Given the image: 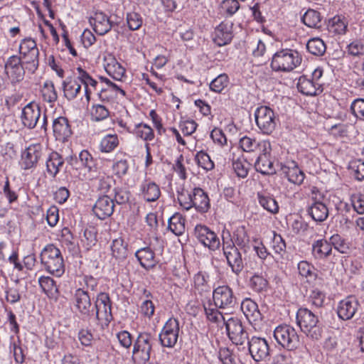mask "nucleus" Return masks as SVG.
Listing matches in <instances>:
<instances>
[{
	"label": "nucleus",
	"mask_w": 364,
	"mask_h": 364,
	"mask_svg": "<svg viewBox=\"0 0 364 364\" xmlns=\"http://www.w3.org/2000/svg\"><path fill=\"white\" fill-rule=\"evenodd\" d=\"M229 85V77L227 74L219 75L210 83V89L216 93H221Z\"/></svg>",
	"instance_id": "52"
},
{
	"label": "nucleus",
	"mask_w": 364,
	"mask_h": 364,
	"mask_svg": "<svg viewBox=\"0 0 364 364\" xmlns=\"http://www.w3.org/2000/svg\"><path fill=\"white\" fill-rule=\"evenodd\" d=\"M6 300L13 304L21 300V296L19 292V286L18 282L15 284L8 286L5 290Z\"/></svg>",
	"instance_id": "57"
},
{
	"label": "nucleus",
	"mask_w": 364,
	"mask_h": 364,
	"mask_svg": "<svg viewBox=\"0 0 364 364\" xmlns=\"http://www.w3.org/2000/svg\"><path fill=\"white\" fill-rule=\"evenodd\" d=\"M127 247V242L122 237L113 240L111 245L112 257L119 261H123L128 256Z\"/></svg>",
	"instance_id": "36"
},
{
	"label": "nucleus",
	"mask_w": 364,
	"mask_h": 364,
	"mask_svg": "<svg viewBox=\"0 0 364 364\" xmlns=\"http://www.w3.org/2000/svg\"><path fill=\"white\" fill-rule=\"evenodd\" d=\"M63 164L64 159L62 156L56 151H53L46 160L47 172L52 177H55Z\"/></svg>",
	"instance_id": "35"
},
{
	"label": "nucleus",
	"mask_w": 364,
	"mask_h": 364,
	"mask_svg": "<svg viewBox=\"0 0 364 364\" xmlns=\"http://www.w3.org/2000/svg\"><path fill=\"white\" fill-rule=\"evenodd\" d=\"M105 69L107 74L116 80H122L125 75V68L112 56L105 58Z\"/></svg>",
	"instance_id": "30"
},
{
	"label": "nucleus",
	"mask_w": 364,
	"mask_h": 364,
	"mask_svg": "<svg viewBox=\"0 0 364 364\" xmlns=\"http://www.w3.org/2000/svg\"><path fill=\"white\" fill-rule=\"evenodd\" d=\"M38 283L43 291L47 295L53 294V291L58 289L55 282L50 277H41Z\"/></svg>",
	"instance_id": "59"
},
{
	"label": "nucleus",
	"mask_w": 364,
	"mask_h": 364,
	"mask_svg": "<svg viewBox=\"0 0 364 364\" xmlns=\"http://www.w3.org/2000/svg\"><path fill=\"white\" fill-rule=\"evenodd\" d=\"M91 178H99L98 190L103 193H107L115 183L112 176L107 175L105 173L99 172L98 176L91 175Z\"/></svg>",
	"instance_id": "45"
},
{
	"label": "nucleus",
	"mask_w": 364,
	"mask_h": 364,
	"mask_svg": "<svg viewBox=\"0 0 364 364\" xmlns=\"http://www.w3.org/2000/svg\"><path fill=\"white\" fill-rule=\"evenodd\" d=\"M38 51L32 50L30 53H26V55H21V61L26 64V68L33 73L38 67Z\"/></svg>",
	"instance_id": "50"
},
{
	"label": "nucleus",
	"mask_w": 364,
	"mask_h": 364,
	"mask_svg": "<svg viewBox=\"0 0 364 364\" xmlns=\"http://www.w3.org/2000/svg\"><path fill=\"white\" fill-rule=\"evenodd\" d=\"M196 160L198 166L203 168L205 171H210L214 168V163L210 159L209 155L203 151L198 152L196 155Z\"/></svg>",
	"instance_id": "58"
},
{
	"label": "nucleus",
	"mask_w": 364,
	"mask_h": 364,
	"mask_svg": "<svg viewBox=\"0 0 364 364\" xmlns=\"http://www.w3.org/2000/svg\"><path fill=\"white\" fill-rule=\"evenodd\" d=\"M185 219L180 213H175L168 220V228L176 235H181L185 230Z\"/></svg>",
	"instance_id": "44"
},
{
	"label": "nucleus",
	"mask_w": 364,
	"mask_h": 364,
	"mask_svg": "<svg viewBox=\"0 0 364 364\" xmlns=\"http://www.w3.org/2000/svg\"><path fill=\"white\" fill-rule=\"evenodd\" d=\"M204 311L206 316V318L208 321L213 323H220V321H223L224 324L227 321L224 315L219 311L218 308H211L204 306Z\"/></svg>",
	"instance_id": "60"
},
{
	"label": "nucleus",
	"mask_w": 364,
	"mask_h": 364,
	"mask_svg": "<svg viewBox=\"0 0 364 364\" xmlns=\"http://www.w3.org/2000/svg\"><path fill=\"white\" fill-rule=\"evenodd\" d=\"M360 306L358 300L354 296H348L338 304L336 312L338 317L343 321L353 318Z\"/></svg>",
	"instance_id": "18"
},
{
	"label": "nucleus",
	"mask_w": 364,
	"mask_h": 364,
	"mask_svg": "<svg viewBox=\"0 0 364 364\" xmlns=\"http://www.w3.org/2000/svg\"><path fill=\"white\" fill-rule=\"evenodd\" d=\"M338 216L340 219V225L342 228H350L353 225V217L350 218V215L352 212L351 205L347 203H341L338 208Z\"/></svg>",
	"instance_id": "40"
},
{
	"label": "nucleus",
	"mask_w": 364,
	"mask_h": 364,
	"mask_svg": "<svg viewBox=\"0 0 364 364\" xmlns=\"http://www.w3.org/2000/svg\"><path fill=\"white\" fill-rule=\"evenodd\" d=\"M232 168L238 177L244 178L247 176L249 164L243 157H238L233 159Z\"/></svg>",
	"instance_id": "54"
},
{
	"label": "nucleus",
	"mask_w": 364,
	"mask_h": 364,
	"mask_svg": "<svg viewBox=\"0 0 364 364\" xmlns=\"http://www.w3.org/2000/svg\"><path fill=\"white\" fill-rule=\"evenodd\" d=\"M332 252L330 241L318 240L312 245V254L317 259H324L331 255Z\"/></svg>",
	"instance_id": "34"
},
{
	"label": "nucleus",
	"mask_w": 364,
	"mask_h": 364,
	"mask_svg": "<svg viewBox=\"0 0 364 364\" xmlns=\"http://www.w3.org/2000/svg\"><path fill=\"white\" fill-rule=\"evenodd\" d=\"M299 274L307 279V281L316 279L317 277L318 270L310 262L302 260L297 264Z\"/></svg>",
	"instance_id": "41"
},
{
	"label": "nucleus",
	"mask_w": 364,
	"mask_h": 364,
	"mask_svg": "<svg viewBox=\"0 0 364 364\" xmlns=\"http://www.w3.org/2000/svg\"><path fill=\"white\" fill-rule=\"evenodd\" d=\"M194 235L198 241L210 250H216L220 247V239L217 235L207 226L197 225L194 229Z\"/></svg>",
	"instance_id": "17"
},
{
	"label": "nucleus",
	"mask_w": 364,
	"mask_h": 364,
	"mask_svg": "<svg viewBox=\"0 0 364 364\" xmlns=\"http://www.w3.org/2000/svg\"><path fill=\"white\" fill-rule=\"evenodd\" d=\"M324 199V196L314 187L311 191V203L307 208V213L317 223L325 221L329 215L328 208Z\"/></svg>",
	"instance_id": "7"
},
{
	"label": "nucleus",
	"mask_w": 364,
	"mask_h": 364,
	"mask_svg": "<svg viewBox=\"0 0 364 364\" xmlns=\"http://www.w3.org/2000/svg\"><path fill=\"white\" fill-rule=\"evenodd\" d=\"M285 174L289 182L296 185L301 184L305 177L304 172L296 165L287 167Z\"/></svg>",
	"instance_id": "48"
},
{
	"label": "nucleus",
	"mask_w": 364,
	"mask_h": 364,
	"mask_svg": "<svg viewBox=\"0 0 364 364\" xmlns=\"http://www.w3.org/2000/svg\"><path fill=\"white\" fill-rule=\"evenodd\" d=\"M109 116V110L105 105L94 104L90 108V117L92 121H103L107 119Z\"/></svg>",
	"instance_id": "43"
},
{
	"label": "nucleus",
	"mask_w": 364,
	"mask_h": 364,
	"mask_svg": "<svg viewBox=\"0 0 364 364\" xmlns=\"http://www.w3.org/2000/svg\"><path fill=\"white\" fill-rule=\"evenodd\" d=\"M248 351L257 362L266 360L269 357V347L262 338L253 336L247 341Z\"/></svg>",
	"instance_id": "16"
},
{
	"label": "nucleus",
	"mask_w": 364,
	"mask_h": 364,
	"mask_svg": "<svg viewBox=\"0 0 364 364\" xmlns=\"http://www.w3.org/2000/svg\"><path fill=\"white\" fill-rule=\"evenodd\" d=\"M74 306L79 316L84 321L94 318L95 306L91 302L90 296L84 288H78L74 294Z\"/></svg>",
	"instance_id": "9"
},
{
	"label": "nucleus",
	"mask_w": 364,
	"mask_h": 364,
	"mask_svg": "<svg viewBox=\"0 0 364 364\" xmlns=\"http://www.w3.org/2000/svg\"><path fill=\"white\" fill-rule=\"evenodd\" d=\"M301 21L309 28L318 27L321 23L320 13L314 9H308L303 15Z\"/></svg>",
	"instance_id": "49"
},
{
	"label": "nucleus",
	"mask_w": 364,
	"mask_h": 364,
	"mask_svg": "<svg viewBox=\"0 0 364 364\" xmlns=\"http://www.w3.org/2000/svg\"><path fill=\"white\" fill-rule=\"evenodd\" d=\"M119 144L117 134H107L100 141L99 149L102 153H110L113 151Z\"/></svg>",
	"instance_id": "39"
},
{
	"label": "nucleus",
	"mask_w": 364,
	"mask_h": 364,
	"mask_svg": "<svg viewBox=\"0 0 364 364\" xmlns=\"http://www.w3.org/2000/svg\"><path fill=\"white\" fill-rule=\"evenodd\" d=\"M350 112L357 119L364 121V99L354 100L350 105Z\"/></svg>",
	"instance_id": "63"
},
{
	"label": "nucleus",
	"mask_w": 364,
	"mask_h": 364,
	"mask_svg": "<svg viewBox=\"0 0 364 364\" xmlns=\"http://www.w3.org/2000/svg\"><path fill=\"white\" fill-rule=\"evenodd\" d=\"M89 21L93 30L100 36L107 33L114 26V23L102 11L96 12Z\"/></svg>",
	"instance_id": "26"
},
{
	"label": "nucleus",
	"mask_w": 364,
	"mask_h": 364,
	"mask_svg": "<svg viewBox=\"0 0 364 364\" xmlns=\"http://www.w3.org/2000/svg\"><path fill=\"white\" fill-rule=\"evenodd\" d=\"M179 331L178 320L175 318H170L166 322L159 335L161 345L166 348H173L178 341Z\"/></svg>",
	"instance_id": "13"
},
{
	"label": "nucleus",
	"mask_w": 364,
	"mask_h": 364,
	"mask_svg": "<svg viewBox=\"0 0 364 364\" xmlns=\"http://www.w3.org/2000/svg\"><path fill=\"white\" fill-rule=\"evenodd\" d=\"M297 88L302 94L311 96L317 95L319 90L318 84L304 75L299 78Z\"/></svg>",
	"instance_id": "37"
},
{
	"label": "nucleus",
	"mask_w": 364,
	"mask_h": 364,
	"mask_svg": "<svg viewBox=\"0 0 364 364\" xmlns=\"http://www.w3.org/2000/svg\"><path fill=\"white\" fill-rule=\"evenodd\" d=\"M306 48L310 53L316 56H321L325 53L326 46L322 39L314 38L308 41Z\"/></svg>",
	"instance_id": "46"
},
{
	"label": "nucleus",
	"mask_w": 364,
	"mask_h": 364,
	"mask_svg": "<svg viewBox=\"0 0 364 364\" xmlns=\"http://www.w3.org/2000/svg\"><path fill=\"white\" fill-rule=\"evenodd\" d=\"M331 247L342 254H348L350 251V243L338 234H334L330 237Z\"/></svg>",
	"instance_id": "47"
},
{
	"label": "nucleus",
	"mask_w": 364,
	"mask_h": 364,
	"mask_svg": "<svg viewBox=\"0 0 364 364\" xmlns=\"http://www.w3.org/2000/svg\"><path fill=\"white\" fill-rule=\"evenodd\" d=\"M74 75L77 77L80 84L84 85L85 96L87 102L90 100L92 91L97 90L98 82L93 79L92 77L81 67L77 68L74 71Z\"/></svg>",
	"instance_id": "27"
},
{
	"label": "nucleus",
	"mask_w": 364,
	"mask_h": 364,
	"mask_svg": "<svg viewBox=\"0 0 364 364\" xmlns=\"http://www.w3.org/2000/svg\"><path fill=\"white\" fill-rule=\"evenodd\" d=\"M257 127L264 134H272L276 128L278 119L274 112L267 106H260L255 112Z\"/></svg>",
	"instance_id": "8"
},
{
	"label": "nucleus",
	"mask_w": 364,
	"mask_h": 364,
	"mask_svg": "<svg viewBox=\"0 0 364 364\" xmlns=\"http://www.w3.org/2000/svg\"><path fill=\"white\" fill-rule=\"evenodd\" d=\"M241 310L250 323H257L262 320L257 304L250 298H245L241 303Z\"/></svg>",
	"instance_id": "28"
},
{
	"label": "nucleus",
	"mask_w": 364,
	"mask_h": 364,
	"mask_svg": "<svg viewBox=\"0 0 364 364\" xmlns=\"http://www.w3.org/2000/svg\"><path fill=\"white\" fill-rule=\"evenodd\" d=\"M43 147L40 144H34L26 148L21 154V166L27 170L35 167L42 156Z\"/></svg>",
	"instance_id": "19"
},
{
	"label": "nucleus",
	"mask_w": 364,
	"mask_h": 364,
	"mask_svg": "<svg viewBox=\"0 0 364 364\" xmlns=\"http://www.w3.org/2000/svg\"><path fill=\"white\" fill-rule=\"evenodd\" d=\"M259 154L255 163V167L257 172L264 175H270L276 173L273 161L271 159V146L269 143V148L265 151H259Z\"/></svg>",
	"instance_id": "20"
},
{
	"label": "nucleus",
	"mask_w": 364,
	"mask_h": 364,
	"mask_svg": "<svg viewBox=\"0 0 364 364\" xmlns=\"http://www.w3.org/2000/svg\"><path fill=\"white\" fill-rule=\"evenodd\" d=\"M177 198L180 205L186 210L195 208L198 213H205L210 208L209 197L200 188H195L191 191L183 189L178 192Z\"/></svg>",
	"instance_id": "1"
},
{
	"label": "nucleus",
	"mask_w": 364,
	"mask_h": 364,
	"mask_svg": "<svg viewBox=\"0 0 364 364\" xmlns=\"http://www.w3.org/2000/svg\"><path fill=\"white\" fill-rule=\"evenodd\" d=\"M296 323L301 331L314 340L321 338L322 328L319 324L318 316L306 308H300L296 313Z\"/></svg>",
	"instance_id": "3"
},
{
	"label": "nucleus",
	"mask_w": 364,
	"mask_h": 364,
	"mask_svg": "<svg viewBox=\"0 0 364 364\" xmlns=\"http://www.w3.org/2000/svg\"><path fill=\"white\" fill-rule=\"evenodd\" d=\"M53 132L56 140L65 142L70 137L73 132L68 119L59 117L53 121Z\"/></svg>",
	"instance_id": "25"
},
{
	"label": "nucleus",
	"mask_w": 364,
	"mask_h": 364,
	"mask_svg": "<svg viewBox=\"0 0 364 364\" xmlns=\"http://www.w3.org/2000/svg\"><path fill=\"white\" fill-rule=\"evenodd\" d=\"M350 200L353 211L360 215L364 214V194L361 193H353L350 196Z\"/></svg>",
	"instance_id": "62"
},
{
	"label": "nucleus",
	"mask_w": 364,
	"mask_h": 364,
	"mask_svg": "<svg viewBox=\"0 0 364 364\" xmlns=\"http://www.w3.org/2000/svg\"><path fill=\"white\" fill-rule=\"evenodd\" d=\"M218 358L222 364H237L233 351L228 348H220Z\"/></svg>",
	"instance_id": "61"
},
{
	"label": "nucleus",
	"mask_w": 364,
	"mask_h": 364,
	"mask_svg": "<svg viewBox=\"0 0 364 364\" xmlns=\"http://www.w3.org/2000/svg\"><path fill=\"white\" fill-rule=\"evenodd\" d=\"M134 134L136 137L145 141H152L154 139V132L152 128L146 124L139 123L136 125Z\"/></svg>",
	"instance_id": "51"
},
{
	"label": "nucleus",
	"mask_w": 364,
	"mask_h": 364,
	"mask_svg": "<svg viewBox=\"0 0 364 364\" xmlns=\"http://www.w3.org/2000/svg\"><path fill=\"white\" fill-rule=\"evenodd\" d=\"M228 338L235 346H243L247 343L249 334L242 321L237 317H230L225 321Z\"/></svg>",
	"instance_id": "11"
},
{
	"label": "nucleus",
	"mask_w": 364,
	"mask_h": 364,
	"mask_svg": "<svg viewBox=\"0 0 364 364\" xmlns=\"http://www.w3.org/2000/svg\"><path fill=\"white\" fill-rule=\"evenodd\" d=\"M257 198L259 204L267 211L272 214H277L279 212V206L274 198L270 193L266 192H258Z\"/></svg>",
	"instance_id": "32"
},
{
	"label": "nucleus",
	"mask_w": 364,
	"mask_h": 364,
	"mask_svg": "<svg viewBox=\"0 0 364 364\" xmlns=\"http://www.w3.org/2000/svg\"><path fill=\"white\" fill-rule=\"evenodd\" d=\"M301 61L302 57L296 50L282 48L272 55L271 68L277 72H290L299 66Z\"/></svg>",
	"instance_id": "2"
},
{
	"label": "nucleus",
	"mask_w": 364,
	"mask_h": 364,
	"mask_svg": "<svg viewBox=\"0 0 364 364\" xmlns=\"http://www.w3.org/2000/svg\"><path fill=\"white\" fill-rule=\"evenodd\" d=\"M63 90L65 97L73 100L81 92V84L73 74V77H68L63 82Z\"/></svg>",
	"instance_id": "29"
},
{
	"label": "nucleus",
	"mask_w": 364,
	"mask_h": 364,
	"mask_svg": "<svg viewBox=\"0 0 364 364\" xmlns=\"http://www.w3.org/2000/svg\"><path fill=\"white\" fill-rule=\"evenodd\" d=\"M135 256L140 263V265L146 269L154 267L157 264L154 252L150 247H143L135 252Z\"/></svg>",
	"instance_id": "31"
},
{
	"label": "nucleus",
	"mask_w": 364,
	"mask_h": 364,
	"mask_svg": "<svg viewBox=\"0 0 364 364\" xmlns=\"http://www.w3.org/2000/svg\"><path fill=\"white\" fill-rule=\"evenodd\" d=\"M272 248L275 254L283 255L286 252V242L283 237L274 232V236L272 240Z\"/></svg>",
	"instance_id": "64"
},
{
	"label": "nucleus",
	"mask_w": 364,
	"mask_h": 364,
	"mask_svg": "<svg viewBox=\"0 0 364 364\" xmlns=\"http://www.w3.org/2000/svg\"><path fill=\"white\" fill-rule=\"evenodd\" d=\"M156 341L154 336L148 332L139 333L134 342L132 360L134 364H146L150 359L152 347Z\"/></svg>",
	"instance_id": "5"
},
{
	"label": "nucleus",
	"mask_w": 364,
	"mask_h": 364,
	"mask_svg": "<svg viewBox=\"0 0 364 364\" xmlns=\"http://www.w3.org/2000/svg\"><path fill=\"white\" fill-rule=\"evenodd\" d=\"M41 114L39 106L34 102H30L22 109L21 122L28 129H33L40 119Z\"/></svg>",
	"instance_id": "22"
},
{
	"label": "nucleus",
	"mask_w": 364,
	"mask_h": 364,
	"mask_svg": "<svg viewBox=\"0 0 364 364\" xmlns=\"http://www.w3.org/2000/svg\"><path fill=\"white\" fill-rule=\"evenodd\" d=\"M41 94L44 101L49 103L54 102L58 99V94L55 89L54 84L51 81L44 82L41 89Z\"/></svg>",
	"instance_id": "53"
},
{
	"label": "nucleus",
	"mask_w": 364,
	"mask_h": 364,
	"mask_svg": "<svg viewBox=\"0 0 364 364\" xmlns=\"http://www.w3.org/2000/svg\"><path fill=\"white\" fill-rule=\"evenodd\" d=\"M79 160L82 166L87 168L90 176L98 172L96 159L87 150L84 149L80 152Z\"/></svg>",
	"instance_id": "38"
},
{
	"label": "nucleus",
	"mask_w": 364,
	"mask_h": 364,
	"mask_svg": "<svg viewBox=\"0 0 364 364\" xmlns=\"http://www.w3.org/2000/svg\"><path fill=\"white\" fill-rule=\"evenodd\" d=\"M41 262L44 269L51 274L60 277L65 272V265L60 250L53 245L46 246L41 253Z\"/></svg>",
	"instance_id": "4"
},
{
	"label": "nucleus",
	"mask_w": 364,
	"mask_h": 364,
	"mask_svg": "<svg viewBox=\"0 0 364 364\" xmlns=\"http://www.w3.org/2000/svg\"><path fill=\"white\" fill-rule=\"evenodd\" d=\"M195 289L200 294L208 293L211 287L208 283V275L205 273L199 272L193 277Z\"/></svg>",
	"instance_id": "42"
},
{
	"label": "nucleus",
	"mask_w": 364,
	"mask_h": 364,
	"mask_svg": "<svg viewBox=\"0 0 364 364\" xmlns=\"http://www.w3.org/2000/svg\"><path fill=\"white\" fill-rule=\"evenodd\" d=\"M139 192L142 198L148 202H155L161 196L159 186L150 178H145L139 186Z\"/></svg>",
	"instance_id": "24"
},
{
	"label": "nucleus",
	"mask_w": 364,
	"mask_h": 364,
	"mask_svg": "<svg viewBox=\"0 0 364 364\" xmlns=\"http://www.w3.org/2000/svg\"><path fill=\"white\" fill-rule=\"evenodd\" d=\"M114 210V200L107 195L100 197L92 208L94 214L100 220L110 217L113 214Z\"/></svg>",
	"instance_id": "21"
},
{
	"label": "nucleus",
	"mask_w": 364,
	"mask_h": 364,
	"mask_svg": "<svg viewBox=\"0 0 364 364\" xmlns=\"http://www.w3.org/2000/svg\"><path fill=\"white\" fill-rule=\"evenodd\" d=\"M232 38V23L228 22L220 23L213 34V41L218 46L229 44Z\"/></svg>",
	"instance_id": "23"
},
{
	"label": "nucleus",
	"mask_w": 364,
	"mask_h": 364,
	"mask_svg": "<svg viewBox=\"0 0 364 364\" xmlns=\"http://www.w3.org/2000/svg\"><path fill=\"white\" fill-rule=\"evenodd\" d=\"M127 23L131 31L139 30L143 23V18L141 14L132 11L127 14Z\"/></svg>",
	"instance_id": "56"
},
{
	"label": "nucleus",
	"mask_w": 364,
	"mask_h": 364,
	"mask_svg": "<svg viewBox=\"0 0 364 364\" xmlns=\"http://www.w3.org/2000/svg\"><path fill=\"white\" fill-rule=\"evenodd\" d=\"M94 306V317L101 323L102 325L108 326L113 319L112 314V303L108 294L100 292L97 296Z\"/></svg>",
	"instance_id": "12"
},
{
	"label": "nucleus",
	"mask_w": 364,
	"mask_h": 364,
	"mask_svg": "<svg viewBox=\"0 0 364 364\" xmlns=\"http://www.w3.org/2000/svg\"><path fill=\"white\" fill-rule=\"evenodd\" d=\"M268 285L267 280L262 275L255 274L250 279V288L257 292L266 291Z\"/></svg>",
	"instance_id": "55"
},
{
	"label": "nucleus",
	"mask_w": 364,
	"mask_h": 364,
	"mask_svg": "<svg viewBox=\"0 0 364 364\" xmlns=\"http://www.w3.org/2000/svg\"><path fill=\"white\" fill-rule=\"evenodd\" d=\"M240 146L243 151L247 152L265 151L269 148V141H257L255 139L244 136L240 140Z\"/></svg>",
	"instance_id": "33"
},
{
	"label": "nucleus",
	"mask_w": 364,
	"mask_h": 364,
	"mask_svg": "<svg viewBox=\"0 0 364 364\" xmlns=\"http://www.w3.org/2000/svg\"><path fill=\"white\" fill-rule=\"evenodd\" d=\"M223 252L227 264L235 274L239 275L244 269L242 254L232 240L225 242L223 238Z\"/></svg>",
	"instance_id": "10"
},
{
	"label": "nucleus",
	"mask_w": 364,
	"mask_h": 364,
	"mask_svg": "<svg viewBox=\"0 0 364 364\" xmlns=\"http://www.w3.org/2000/svg\"><path fill=\"white\" fill-rule=\"evenodd\" d=\"M274 338L279 345L288 350H293L299 346V337L296 329L287 324L275 328Z\"/></svg>",
	"instance_id": "6"
},
{
	"label": "nucleus",
	"mask_w": 364,
	"mask_h": 364,
	"mask_svg": "<svg viewBox=\"0 0 364 364\" xmlns=\"http://www.w3.org/2000/svg\"><path fill=\"white\" fill-rule=\"evenodd\" d=\"M4 72L12 85L22 81L25 70L21 64V58L17 55L9 57L4 65Z\"/></svg>",
	"instance_id": "15"
},
{
	"label": "nucleus",
	"mask_w": 364,
	"mask_h": 364,
	"mask_svg": "<svg viewBox=\"0 0 364 364\" xmlns=\"http://www.w3.org/2000/svg\"><path fill=\"white\" fill-rule=\"evenodd\" d=\"M213 299L215 306L218 309H231L237 303L232 289L228 285L218 286L214 289Z\"/></svg>",
	"instance_id": "14"
}]
</instances>
